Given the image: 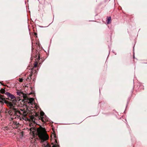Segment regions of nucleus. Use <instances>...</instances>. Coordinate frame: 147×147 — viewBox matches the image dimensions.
Masks as SVG:
<instances>
[{"mask_svg":"<svg viewBox=\"0 0 147 147\" xmlns=\"http://www.w3.org/2000/svg\"><path fill=\"white\" fill-rule=\"evenodd\" d=\"M20 100V99H19V100H18V101L19 100Z\"/></svg>","mask_w":147,"mask_h":147,"instance_id":"obj_20","label":"nucleus"},{"mask_svg":"<svg viewBox=\"0 0 147 147\" xmlns=\"http://www.w3.org/2000/svg\"><path fill=\"white\" fill-rule=\"evenodd\" d=\"M111 22V17H108L107 20V23L108 24H110Z\"/></svg>","mask_w":147,"mask_h":147,"instance_id":"obj_8","label":"nucleus"},{"mask_svg":"<svg viewBox=\"0 0 147 147\" xmlns=\"http://www.w3.org/2000/svg\"><path fill=\"white\" fill-rule=\"evenodd\" d=\"M9 106L12 108L13 107V104L10 103L9 104Z\"/></svg>","mask_w":147,"mask_h":147,"instance_id":"obj_13","label":"nucleus"},{"mask_svg":"<svg viewBox=\"0 0 147 147\" xmlns=\"http://www.w3.org/2000/svg\"><path fill=\"white\" fill-rule=\"evenodd\" d=\"M32 129H30V130H31V131H32Z\"/></svg>","mask_w":147,"mask_h":147,"instance_id":"obj_21","label":"nucleus"},{"mask_svg":"<svg viewBox=\"0 0 147 147\" xmlns=\"http://www.w3.org/2000/svg\"><path fill=\"white\" fill-rule=\"evenodd\" d=\"M50 24H49V25H48V26H45V27H43V26H40V27H41V28H44V27H48V26H49V25Z\"/></svg>","mask_w":147,"mask_h":147,"instance_id":"obj_17","label":"nucleus"},{"mask_svg":"<svg viewBox=\"0 0 147 147\" xmlns=\"http://www.w3.org/2000/svg\"><path fill=\"white\" fill-rule=\"evenodd\" d=\"M20 80V82H22L23 81V79H22V78H21V79H20V80Z\"/></svg>","mask_w":147,"mask_h":147,"instance_id":"obj_15","label":"nucleus"},{"mask_svg":"<svg viewBox=\"0 0 147 147\" xmlns=\"http://www.w3.org/2000/svg\"><path fill=\"white\" fill-rule=\"evenodd\" d=\"M16 123H15V124L17 125V124H16Z\"/></svg>","mask_w":147,"mask_h":147,"instance_id":"obj_22","label":"nucleus"},{"mask_svg":"<svg viewBox=\"0 0 147 147\" xmlns=\"http://www.w3.org/2000/svg\"><path fill=\"white\" fill-rule=\"evenodd\" d=\"M20 113L22 115V118L24 120H28V119L26 117V116L27 114V112L25 111H24L22 110H21V111H20Z\"/></svg>","mask_w":147,"mask_h":147,"instance_id":"obj_2","label":"nucleus"},{"mask_svg":"<svg viewBox=\"0 0 147 147\" xmlns=\"http://www.w3.org/2000/svg\"><path fill=\"white\" fill-rule=\"evenodd\" d=\"M5 90L3 89H1V93H4L5 92Z\"/></svg>","mask_w":147,"mask_h":147,"instance_id":"obj_14","label":"nucleus"},{"mask_svg":"<svg viewBox=\"0 0 147 147\" xmlns=\"http://www.w3.org/2000/svg\"><path fill=\"white\" fill-rule=\"evenodd\" d=\"M13 110H14L15 111H16V109L15 108H13Z\"/></svg>","mask_w":147,"mask_h":147,"instance_id":"obj_18","label":"nucleus"},{"mask_svg":"<svg viewBox=\"0 0 147 147\" xmlns=\"http://www.w3.org/2000/svg\"><path fill=\"white\" fill-rule=\"evenodd\" d=\"M51 147H59V145H57L56 144H52V146Z\"/></svg>","mask_w":147,"mask_h":147,"instance_id":"obj_10","label":"nucleus"},{"mask_svg":"<svg viewBox=\"0 0 147 147\" xmlns=\"http://www.w3.org/2000/svg\"><path fill=\"white\" fill-rule=\"evenodd\" d=\"M25 133L24 131H22L19 134L20 137L21 139H23L25 138Z\"/></svg>","mask_w":147,"mask_h":147,"instance_id":"obj_6","label":"nucleus"},{"mask_svg":"<svg viewBox=\"0 0 147 147\" xmlns=\"http://www.w3.org/2000/svg\"><path fill=\"white\" fill-rule=\"evenodd\" d=\"M29 147H39L37 144V142L35 139H33L32 141V143L30 145Z\"/></svg>","mask_w":147,"mask_h":147,"instance_id":"obj_3","label":"nucleus"},{"mask_svg":"<svg viewBox=\"0 0 147 147\" xmlns=\"http://www.w3.org/2000/svg\"><path fill=\"white\" fill-rule=\"evenodd\" d=\"M6 94L11 99H13L15 98V96L11 94L9 92H6Z\"/></svg>","mask_w":147,"mask_h":147,"instance_id":"obj_5","label":"nucleus"},{"mask_svg":"<svg viewBox=\"0 0 147 147\" xmlns=\"http://www.w3.org/2000/svg\"><path fill=\"white\" fill-rule=\"evenodd\" d=\"M0 102L3 104L4 102L6 103V101L4 98L0 97Z\"/></svg>","mask_w":147,"mask_h":147,"instance_id":"obj_7","label":"nucleus"},{"mask_svg":"<svg viewBox=\"0 0 147 147\" xmlns=\"http://www.w3.org/2000/svg\"><path fill=\"white\" fill-rule=\"evenodd\" d=\"M16 93L17 95L19 96H23V94L20 91H17Z\"/></svg>","mask_w":147,"mask_h":147,"instance_id":"obj_9","label":"nucleus"},{"mask_svg":"<svg viewBox=\"0 0 147 147\" xmlns=\"http://www.w3.org/2000/svg\"><path fill=\"white\" fill-rule=\"evenodd\" d=\"M37 132L40 140V142L42 143V147H51L47 141L49 138V136L45 128L40 127L37 129Z\"/></svg>","mask_w":147,"mask_h":147,"instance_id":"obj_1","label":"nucleus"},{"mask_svg":"<svg viewBox=\"0 0 147 147\" xmlns=\"http://www.w3.org/2000/svg\"><path fill=\"white\" fill-rule=\"evenodd\" d=\"M37 66V64L35 63L34 65V67H36Z\"/></svg>","mask_w":147,"mask_h":147,"instance_id":"obj_16","label":"nucleus"},{"mask_svg":"<svg viewBox=\"0 0 147 147\" xmlns=\"http://www.w3.org/2000/svg\"><path fill=\"white\" fill-rule=\"evenodd\" d=\"M30 103H31V102H32V101H30Z\"/></svg>","mask_w":147,"mask_h":147,"instance_id":"obj_19","label":"nucleus"},{"mask_svg":"<svg viewBox=\"0 0 147 147\" xmlns=\"http://www.w3.org/2000/svg\"><path fill=\"white\" fill-rule=\"evenodd\" d=\"M40 115L42 116L41 117V119L42 121L43 122H45L46 121H48V119L47 118H45L43 117L44 115V113L42 112L41 111L40 113Z\"/></svg>","mask_w":147,"mask_h":147,"instance_id":"obj_4","label":"nucleus"},{"mask_svg":"<svg viewBox=\"0 0 147 147\" xmlns=\"http://www.w3.org/2000/svg\"><path fill=\"white\" fill-rule=\"evenodd\" d=\"M32 75L31 74L29 75V77H28V79L30 80L31 79Z\"/></svg>","mask_w":147,"mask_h":147,"instance_id":"obj_12","label":"nucleus"},{"mask_svg":"<svg viewBox=\"0 0 147 147\" xmlns=\"http://www.w3.org/2000/svg\"><path fill=\"white\" fill-rule=\"evenodd\" d=\"M31 119L32 121L34 122H35V119L34 117L32 116L31 117Z\"/></svg>","mask_w":147,"mask_h":147,"instance_id":"obj_11","label":"nucleus"}]
</instances>
